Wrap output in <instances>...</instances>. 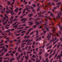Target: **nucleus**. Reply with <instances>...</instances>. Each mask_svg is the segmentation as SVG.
Masks as SVG:
<instances>
[{"mask_svg":"<svg viewBox=\"0 0 62 62\" xmlns=\"http://www.w3.org/2000/svg\"><path fill=\"white\" fill-rule=\"evenodd\" d=\"M9 23H10V22H8V23L6 24V26H10V24H9Z\"/></svg>","mask_w":62,"mask_h":62,"instance_id":"obj_13","label":"nucleus"},{"mask_svg":"<svg viewBox=\"0 0 62 62\" xmlns=\"http://www.w3.org/2000/svg\"><path fill=\"white\" fill-rule=\"evenodd\" d=\"M16 51L15 50L13 52V54H15V53H16Z\"/></svg>","mask_w":62,"mask_h":62,"instance_id":"obj_45","label":"nucleus"},{"mask_svg":"<svg viewBox=\"0 0 62 62\" xmlns=\"http://www.w3.org/2000/svg\"><path fill=\"white\" fill-rule=\"evenodd\" d=\"M37 27V26L36 25H34L32 26V27H33L34 28H36Z\"/></svg>","mask_w":62,"mask_h":62,"instance_id":"obj_19","label":"nucleus"},{"mask_svg":"<svg viewBox=\"0 0 62 62\" xmlns=\"http://www.w3.org/2000/svg\"><path fill=\"white\" fill-rule=\"evenodd\" d=\"M36 35H38L39 34V31H38L37 30L36 31Z\"/></svg>","mask_w":62,"mask_h":62,"instance_id":"obj_23","label":"nucleus"},{"mask_svg":"<svg viewBox=\"0 0 62 62\" xmlns=\"http://www.w3.org/2000/svg\"><path fill=\"white\" fill-rule=\"evenodd\" d=\"M20 41H21V39H19L17 41L18 42V43H20Z\"/></svg>","mask_w":62,"mask_h":62,"instance_id":"obj_38","label":"nucleus"},{"mask_svg":"<svg viewBox=\"0 0 62 62\" xmlns=\"http://www.w3.org/2000/svg\"><path fill=\"white\" fill-rule=\"evenodd\" d=\"M57 36L58 37H60V35L58 34V33H56Z\"/></svg>","mask_w":62,"mask_h":62,"instance_id":"obj_28","label":"nucleus"},{"mask_svg":"<svg viewBox=\"0 0 62 62\" xmlns=\"http://www.w3.org/2000/svg\"><path fill=\"white\" fill-rule=\"evenodd\" d=\"M26 45H31V43H28L26 44Z\"/></svg>","mask_w":62,"mask_h":62,"instance_id":"obj_17","label":"nucleus"},{"mask_svg":"<svg viewBox=\"0 0 62 62\" xmlns=\"http://www.w3.org/2000/svg\"><path fill=\"white\" fill-rule=\"evenodd\" d=\"M18 23V22H15L12 25V26H14V25H15L16 24V23Z\"/></svg>","mask_w":62,"mask_h":62,"instance_id":"obj_20","label":"nucleus"},{"mask_svg":"<svg viewBox=\"0 0 62 62\" xmlns=\"http://www.w3.org/2000/svg\"><path fill=\"white\" fill-rule=\"evenodd\" d=\"M44 22V21L42 20V21H39V23L38 22H37L35 23H36V25H39V24H41V23H42V22Z\"/></svg>","mask_w":62,"mask_h":62,"instance_id":"obj_3","label":"nucleus"},{"mask_svg":"<svg viewBox=\"0 0 62 62\" xmlns=\"http://www.w3.org/2000/svg\"><path fill=\"white\" fill-rule=\"evenodd\" d=\"M52 40L53 42H54V41H55V39H54V38H53V39Z\"/></svg>","mask_w":62,"mask_h":62,"instance_id":"obj_42","label":"nucleus"},{"mask_svg":"<svg viewBox=\"0 0 62 62\" xmlns=\"http://www.w3.org/2000/svg\"><path fill=\"white\" fill-rule=\"evenodd\" d=\"M39 19H40V18H36V20H35V21H37Z\"/></svg>","mask_w":62,"mask_h":62,"instance_id":"obj_41","label":"nucleus"},{"mask_svg":"<svg viewBox=\"0 0 62 62\" xmlns=\"http://www.w3.org/2000/svg\"><path fill=\"white\" fill-rule=\"evenodd\" d=\"M8 8V6H6V9H7L6 11V13L7 14H8V13H13V11L11 10H9Z\"/></svg>","mask_w":62,"mask_h":62,"instance_id":"obj_2","label":"nucleus"},{"mask_svg":"<svg viewBox=\"0 0 62 62\" xmlns=\"http://www.w3.org/2000/svg\"><path fill=\"white\" fill-rule=\"evenodd\" d=\"M7 34L6 33H4V34H3V36H7Z\"/></svg>","mask_w":62,"mask_h":62,"instance_id":"obj_29","label":"nucleus"},{"mask_svg":"<svg viewBox=\"0 0 62 62\" xmlns=\"http://www.w3.org/2000/svg\"><path fill=\"white\" fill-rule=\"evenodd\" d=\"M26 39L24 40L22 42V43H24Z\"/></svg>","mask_w":62,"mask_h":62,"instance_id":"obj_40","label":"nucleus"},{"mask_svg":"<svg viewBox=\"0 0 62 62\" xmlns=\"http://www.w3.org/2000/svg\"><path fill=\"white\" fill-rule=\"evenodd\" d=\"M23 31V30H19L18 31L20 33V32H21V31Z\"/></svg>","mask_w":62,"mask_h":62,"instance_id":"obj_43","label":"nucleus"},{"mask_svg":"<svg viewBox=\"0 0 62 62\" xmlns=\"http://www.w3.org/2000/svg\"><path fill=\"white\" fill-rule=\"evenodd\" d=\"M4 54V52H3L1 53V54H0V57H1V56H3V55Z\"/></svg>","mask_w":62,"mask_h":62,"instance_id":"obj_11","label":"nucleus"},{"mask_svg":"<svg viewBox=\"0 0 62 62\" xmlns=\"http://www.w3.org/2000/svg\"><path fill=\"white\" fill-rule=\"evenodd\" d=\"M13 45H14L13 44H12L10 45V47H12Z\"/></svg>","mask_w":62,"mask_h":62,"instance_id":"obj_51","label":"nucleus"},{"mask_svg":"<svg viewBox=\"0 0 62 62\" xmlns=\"http://www.w3.org/2000/svg\"><path fill=\"white\" fill-rule=\"evenodd\" d=\"M21 13H22V12H19L18 13V15H20V14H21Z\"/></svg>","mask_w":62,"mask_h":62,"instance_id":"obj_59","label":"nucleus"},{"mask_svg":"<svg viewBox=\"0 0 62 62\" xmlns=\"http://www.w3.org/2000/svg\"><path fill=\"white\" fill-rule=\"evenodd\" d=\"M2 23H3V25H5L6 23H7V22L5 21V22H4V20H3V19H2Z\"/></svg>","mask_w":62,"mask_h":62,"instance_id":"obj_5","label":"nucleus"},{"mask_svg":"<svg viewBox=\"0 0 62 62\" xmlns=\"http://www.w3.org/2000/svg\"><path fill=\"white\" fill-rule=\"evenodd\" d=\"M18 20V19H17V18H16L13 20V21L14 22V21H17Z\"/></svg>","mask_w":62,"mask_h":62,"instance_id":"obj_22","label":"nucleus"},{"mask_svg":"<svg viewBox=\"0 0 62 62\" xmlns=\"http://www.w3.org/2000/svg\"><path fill=\"white\" fill-rule=\"evenodd\" d=\"M7 4L8 5H9L10 4V2L9 1H8L7 2Z\"/></svg>","mask_w":62,"mask_h":62,"instance_id":"obj_24","label":"nucleus"},{"mask_svg":"<svg viewBox=\"0 0 62 62\" xmlns=\"http://www.w3.org/2000/svg\"><path fill=\"white\" fill-rule=\"evenodd\" d=\"M23 27H21L20 28V29H23Z\"/></svg>","mask_w":62,"mask_h":62,"instance_id":"obj_61","label":"nucleus"},{"mask_svg":"<svg viewBox=\"0 0 62 62\" xmlns=\"http://www.w3.org/2000/svg\"><path fill=\"white\" fill-rule=\"evenodd\" d=\"M58 56L59 57V60H61V57L60 56V55H59Z\"/></svg>","mask_w":62,"mask_h":62,"instance_id":"obj_34","label":"nucleus"},{"mask_svg":"<svg viewBox=\"0 0 62 62\" xmlns=\"http://www.w3.org/2000/svg\"><path fill=\"white\" fill-rule=\"evenodd\" d=\"M19 9H18V8L16 7V9L15 10V12H16V13H18L17 11H18Z\"/></svg>","mask_w":62,"mask_h":62,"instance_id":"obj_8","label":"nucleus"},{"mask_svg":"<svg viewBox=\"0 0 62 62\" xmlns=\"http://www.w3.org/2000/svg\"><path fill=\"white\" fill-rule=\"evenodd\" d=\"M26 8H25L23 10L24 11L23 13H23H25V10H26V9H27V11L30 12V10H29V9H30L31 8V9L32 10V11H33V12L35 11V10L34 9L33 7H31L29 5H26Z\"/></svg>","mask_w":62,"mask_h":62,"instance_id":"obj_1","label":"nucleus"},{"mask_svg":"<svg viewBox=\"0 0 62 62\" xmlns=\"http://www.w3.org/2000/svg\"><path fill=\"white\" fill-rule=\"evenodd\" d=\"M33 23H30L29 24V25H33Z\"/></svg>","mask_w":62,"mask_h":62,"instance_id":"obj_48","label":"nucleus"},{"mask_svg":"<svg viewBox=\"0 0 62 62\" xmlns=\"http://www.w3.org/2000/svg\"><path fill=\"white\" fill-rule=\"evenodd\" d=\"M31 59L33 61H35V59H34L33 58H31Z\"/></svg>","mask_w":62,"mask_h":62,"instance_id":"obj_16","label":"nucleus"},{"mask_svg":"<svg viewBox=\"0 0 62 62\" xmlns=\"http://www.w3.org/2000/svg\"><path fill=\"white\" fill-rule=\"evenodd\" d=\"M35 44V41H34L33 42V45H34Z\"/></svg>","mask_w":62,"mask_h":62,"instance_id":"obj_64","label":"nucleus"},{"mask_svg":"<svg viewBox=\"0 0 62 62\" xmlns=\"http://www.w3.org/2000/svg\"><path fill=\"white\" fill-rule=\"evenodd\" d=\"M42 28V26H40V27H38V28H39V29Z\"/></svg>","mask_w":62,"mask_h":62,"instance_id":"obj_47","label":"nucleus"},{"mask_svg":"<svg viewBox=\"0 0 62 62\" xmlns=\"http://www.w3.org/2000/svg\"><path fill=\"white\" fill-rule=\"evenodd\" d=\"M3 11H1V12L2 13H4V12H5V11H6V9H5V8H3Z\"/></svg>","mask_w":62,"mask_h":62,"instance_id":"obj_7","label":"nucleus"},{"mask_svg":"<svg viewBox=\"0 0 62 62\" xmlns=\"http://www.w3.org/2000/svg\"><path fill=\"white\" fill-rule=\"evenodd\" d=\"M25 58H26V60L27 61H28V58L27 57V56H25Z\"/></svg>","mask_w":62,"mask_h":62,"instance_id":"obj_18","label":"nucleus"},{"mask_svg":"<svg viewBox=\"0 0 62 62\" xmlns=\"http://www.w3.org/2000/svg\"><path fill=\"white\" fill-rule=\"evenodd\" d=\"M10 62H12V61H13V60H12V59H10Z\"/></svg>","mask_w":62,"mask_h":62,"instance_id":"obj_62","label":"nucleus"},{"mask_svg":"<svg viewBox=\"0 0 62 62\" xmlns=\"http://www.w3.org/2000/svg\"><path fill=\"white\" fill-rule=\"evenodd\" d=\"M57 53H56L55 54V57H56L57 56Z\"/></svg>","mask_w":62,"mask_h":62,"instance_id":"obj_35","label":"nucleus"},{"mask_svg":"<svg viewBox=\"0 0 62 62\" xmlns=\"http://www.w3.org/2000/svg\"><path fill=\"white\" fill-rule=\"evenodd\" d=\"M24 32H25V31H23L21 32V33H24Z\"/></svg>","mask_w":62,"mask_h":62,"instance_id":"obj_56","label":"nucleus"},{"mask_svg":"<svg viewBox=\"0 0 62 62\" xmlns=\"http://www.w3.org/2000/svg\"><path fill=\"white\" fill-rule=\"evenodd\" d=\"M46 31H47V32H49L50 30H49V29L48 28H46Z\"/></svg>","mask_w":62,"mask_h":62,"instance_id":"obj_12","label":"nucleus"},{"mask_svg":"<svg viewBox=\"0 0 62 62\" xmlns=\"http://www.w3.org/2000/svg\"><path fill=\"white\" fill-rule=\"evenodd\" d=\"M33 15L32 14H29L28 15V16H29V17H31Z\"/></svg>","mask_w":62,"mask_h":62,"instance_id":"obj_15","label":"nucleus"},{"mask_svg":"<svg viewBox=\"0 0 62 62\" xmlns=\"http://www.w3.org/2000/svg\"><path fill=\"white\" fill-rule=\"evenodd\" d=\"M24 47V45H23L21 46V47L22 48H23V47Z\"/></svg>","mask_w":62,"mask_h":62,"instance_id":"obj_50","label":"nucleus"},{"mask_svg":"<svg viewBox=\"0 0 62 62\" xmlns=\"http://www.w3.org/2000/svg\"><path fill=\"white\" fill-rule=\"evenodd\" d=\"M20 49H21V47H19L18 49V51L19 52H20V53H22L23 51H22L20 50Z\"/></svg>","mask_w":62,"mask_h":62,"instance_id":"obj_6","label":"nucleus"},{"mask_svg":"<svg viewBox=\"0 0 62 62\" xmlns=\"http://www.w3.org/2000/svg\"><path fill=\"white\" fill-rule=\"evenodd\" d=\"M5 56H9V55L8 53H7L6 54Z\"/></svg>","mask_w":62,"mask_h":62,"instance_id":"obj_27","label":"nucleus"},{"mask_svg":"<svg viewBox=\"0 0 62 62\" xmlns=\"http://www.w3.org/2000/svg\"><path fill=\"white\" fill-rule=\"evenodd\" d=\"M29 20L30 21H32L33 20V18H30Z\"/></svg>","mask_w":62,"mask_h":62,"instance_id":"obj_31","label":"nucleus"},{"mask_svg":"<svg viewBox=\"0 0 62 62\" xmlns=\"http://www.w3.org/2000/svg\"><path fill=\"white\" fill-rule=\"evenodd\" d=\"M61 2H59L58 3H57V4L58 5H61Z\"/></svg>","mask_w":62,"mask_h":62,"instance_id":"obj_30","label":"nucleus"},{"mask_svg":"<svg viewBox=\"0 0 62 62\" xmlns=\"http://www.w3.org/2000/svg\"><path fill=\"white\" fill-rule=\"evenodd\" d=\"M20 34H21L20 33H19L18 34H15V35H16V36H19V35H20Z\"/></svg>","mask_w":62,"mask_h":62,"instance_id":"obj_25","label":"nucleus"},{"mask_svg":"<svg viewBox=\"0 0 62 62\" xmlns=\"http://www.w3.org/2000/svg\"><path fill=\"white\" fill-rule=\"evenodd\" d=\"M51 35H52V34H51V33H49V35L48 34V35L47 36V38L48 39H49L50 38Z\"/></svg>","mask_w":62,"mask_h":62,"instance_id":"obj_4","label":"nucleus"},{"mask_svg":"<svg viewBox=\"0 0 62 62\" xmlns=\"http://www.w3.org/2000/svg\"><path fill=\"white\" fill-rule=\"evenodd\" d=\"M56 46H57V44H56L54 46V48H55V47H56Z\"/></svg>","mask_w":62,"mask_h":62,"instance_id":"obj_55","label":"nucleus"},{"mask_svg":"<svg viewBox=\"0 0 62 62\" xmlns=\"http://www.w3.org/2000/svg\"><path fill=\"white\" fill-rule=\"evenodd\" d=\"M14 28H15V29H17V28L18 27V26H16L15 27V26H14L13 27Z\"/></svg>","mask_w":62,"mask_h":62,"instance_id":"obj_33","label":"nucleus"},{"mask_svg":"<svg viewBox=\"0 0 62 62\" xmlns=\"http://www.w3.org/2000/svg\"><path fill=\"white\" fill-rule=\"evenodd\" d=\"M2 58H3V57H0V59H0V62H1L2 61Z\"/></svg>","mask_w":62,"mask_h":62,"instance_id":"obj_21","label":"nucleus"},{"mask_svg":"<svg viewBox=\"0 0 62 62\" xmlns=\"http://www.w3.org/2000/svg\"><path fill=\"white\" fill-rule=\"evenodd\" d=\"M44 25L46 27H47V26H48L46 24H44Z\"/></svg>","mask_w":62,"mask_h":62,"instance_id":"obj_57","label":"nucleus"},{"mask_svg":"<svg viewBox=\"0 0 62 62\" xmlns=\"http://www.w3.org/2000/svg\"><path fill=\"white\" fill-rule=\"evenodd\" d=\"M23 54L24 55H26V53L25 52V51H24L23 52Z\"/></svg>","mask_w":62,"mask_h":62,"instance_id":"obj_37","label":"nucleus"},{"mask_svg":"<svg viewBox=\"0 0 62 62\" xmlns=\"http://www.w3.org/2000/svg\"><path fill=\"white\" fill-rule=\"evenodd\" d=\"M10 31H11V30L8 29L6 31V32H9Z\"/></svg>","mask_w":62,"mask_h":62,"instance_id":"obj_26","label":"nucleus"},{"mask_svg":"<svg viewBox=\"0 0 62 62\" xmlns=\"http://www.w3.org/2000/svg\"><path fill=\"white\" fill-rule=\"evenodd\" d=\"M3 41H4L3 40H1V42H0V43H3Z\"/></svg>","mask_w":62,"mask_h":62,"instance_id":"obj_53","label":"nucleus"},{"mask_svg":"<svg viewBox=\"0 0 62 62\" xmlns=\"http://www.w3.org/2000/svg\"><path fill=\"white\" fill-rule=\"evenodd\" d=\"M33 28H30L29 29L28 31H29V32H30V31H31V30H33Z\"/></svg>","mask_w":62,"mask_h":62,"instance_id":"obj_14","label":"nucleus"},{"mask_svg":"<svg viewBox=\"0 0 62 62\" xmlns=\"http://www.w3.org/2000/svg\"><path fill=\"white\" fill-rule=\"evenodd\" d=\"M47 31H43V32L44 33V34H46V32Z\"/></svg>","mask_w":62,"mask_h":62,"instance_id":"obj_39","label":"nucleus"},{"mask_svg":"<svg viewBox=\"0 0 62 62\" xmlns=\"http://www.w3.org/2000/svg\"><path fill=\"white\" fill-rule=\"evenodd\" d=\"M53 30H54V31H53V32H54V33H55V31H55V30H56L55 29H54V28H53Z\"/></svg>","mask_w":62,"mask_h":62,"instance_id":"obj_36","label":"nucleus"},{"mask_svg":"<svg viewBox=\"0 0 62 62\" xmlns=\"http://www.w3.org/2000/svg\"><path fill=\"white\" fill-rule=\"evenodd\" d=\"M62 38H60V40L61 41H62Z\"/></svg>","mask_w":62,"mask_h":62,"instance_id":"obj_60","label":"nucleus"},{"mask_svg":"<svg viewBox=\"0 0 62 62\" xmlns=\"http://www.w3.org/2000/svg\"><path fill=\"white\" fill-rule=\"evenodd\" d=\"M46 55V57H48V56L49 55V54H47Z\"/></svg>","mask_w":62,"mask_h":62,"instance_id":"obj_58","label":"nucleus"},{"mask_svg":"<svg viewBox=\"0 0 62 62\" xmlns=\"http://www.w3.org/2000/svg\"><path fill=\"white\" fill-rule=\"evenodd\" d=\"M55 53H56L55 52H54V53H53V54H52V55H54V54H55Z\"/></svg>","mask_w":62,"mask_h":62,"instance_id":"obj_46","label":"nucleus"},{"mask_svg":"<svg viewBox=\"0 0 62 62\" xmlns=\"http://www.w3.org/2000/svg\"><path fill=\"white\" fill-rule=\"evenodd\" d=\"M29 32L28 31L27 33L26 34V35H29Z\"/></svg>","mask_w":62,"mask_h":62,"instance_id":"obj_32","label":"nucleus"},{"mask_svg":"<svg viewBox=\"0 0 62 62\" xmlns=\"http://www.w3.org/2000/svg\"><path fill=\"white\" fill-rule=\"evenodd\" d=\"M39 8H40V7H38V8H37V10L38 11H39L40 10V9H39Z\"/></svg>","mask_w":62,"mask_h":62,"instance_id":"obj_49","label":"nucleus"},{"mask_svg":"<svg viewBox=\"0 0 62 62\" xmlns=\"http://www.w3.org/2000/svg\"><path fill=\"white\" fill-rule=\"evenodd\" d=\"M23 20H24V19L23 18H22L21 19L20 21H23Z\"/></svg>","mask_w":62,"mask_h":62,"instance_id":"obj_52","label":"nucleus"},{"mask_svg":"<svg viewBox=\"0 0 62 62\" xmlns=\"http://www.w3.org/2000/svg\"><path fill=\"white\" fill-rule=\"evenodd\" d=\"M62 14V13H61V12H60V14H58V18H60V15H61Z\"/></svg>","mask_w":62,"mask_h":62,"instance_id":"obj_10","label":"nucleus"},{"mask_svg":"<svg viewBox=\"0 0 62 62\" xmlns=\"http://www.w3.org/2000/svg\"><path fill=\"white\" fill-rule=\"evenodd\" d=\"M9 28V27H7V26H6V27H5V28L6 29H8Z\"/></svg>","mask_w":62,"mask_h":62,"instance_id":"obj_44","label":"nucleus"},{"mask_svg":"<svg viewBox=\"0 0 62 62\" xmlns=\"http://www.w3.org/2000/svg\"><path fill=\"white\" fill-rule=\"evenodd\" d=\"M32 5L34 7H36V5L35 4H32Z\"/></svg>","mask_w":62,"mask_h":62,"instance_id":"obj_63","label":"nucleus"},{"mask_svg":"<svg viewBox=\"0 0 62 62\" xmlns=\"http://www.w3.org/2000/svg\"><path fill=\"white\" fill-rule=\"evenodd\" d=\"M0 28H2V30H5V28H4V27L3 26H1V27H0Z\"/></svg>","mask_w":62,"mask_h":62,"instance_id":"obj_9","label":"nucleus"},{"mask_svg":"<svg viewBox=\"0 0 62 62\" xmlns=\"http://www.w3.org/2000/svg\"><path fill=\"white\" fill-rule=\"evenodd\" d=\"M10 54L11 55H12V56H13V54L11 53H10Z\"/></svg>","mask_w":62,"mask_h":62,"instance_id":"obj_54","label":"nucleus"}]
</instances>
